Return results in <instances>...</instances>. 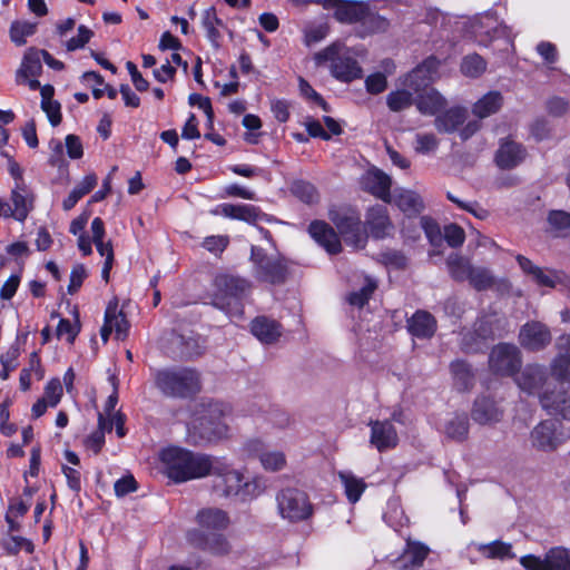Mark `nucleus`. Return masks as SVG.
I'll return each mask as SVG.
<instances>
[{"instance_id":"nucleus-64","label":"nucleus","mask_w":570,"mask_h":570,"mask_svg":"<svg viewBox=\"0 0 570 570\" xmlns=\"http://www.w3.org/2000/svg\"><path fill=\"white\" fill-rule=\"evenodd\" d=\"M61 396L62 386L60 381L58 379H53L50 382H48V384L45 387L43 395V397H46V402H48V404L53 407L59 403Z\"/></svg>"},{"instance_id":"nucleus-52","label":"nucleus","mask_w":570,"mask_h":570,"mask_svg":"<svg viewBox=\"0 0 570 570\" xmlns=\"http://www.w3.org/2000/svg\"><path fill=\"white\" fill-rule=\"evenodd\" d=\"M375 289L376 283L367 278L366 283L364 284V286H362V288L352 292L348 295L347 301L353 306L363 307L368 302L370 297L372 296Z\"/></svg>"},{"instance_id":"nucleus-12","label":"nucleus","mask_w":570,"mask_h":570,"mask_svg":"<svg viewBox=\"0 0 570 570\" xmlns=\"http://www.w3.org/2000/svg\"><path fill=\"white\" fill-rule=\"evenodd\" d=\"M518 341L524 350L539 352L551 343L552 335L546 324L538 321H530L521 326Z\"/></svg>"},{"instance_id":"nucleus-23","label":"nucleus","mask_w":570,"mask_h":570,"mask_svg":"<svg viewBox=\"0 0 570 570\" xmlns=\"http://www.w3.org/2000/svg\"><path fill=\"white\" fill-rule=\"evenodd\" d=\"M389 28L390 21L373 10L371 4L367 2L364 9V13H362L360 23L356 27L357 37L366 38L375 33H383L387 31Z\"/></svg>"},{"instance_id":"nucleus-13","label":"nucleus","mask_w":570,"mask_h":570,"mask_svg":"<svg viewBox=\"0 0 570 570\" xmlns=\"http://www.w3.org/2000/svg\"><path fill=\"white\" fill-rule=\"evenodd\" d=\"M188 542L203 551L214 556H225L230 551V544L224 534L219 532H204L203 530H190L187 533Z\"/></svg>"},{"instance_id":"nucleus-14","label":"nucleus","mask_w":570,"mask_h":570,"mask_svg":"<svg viewBox=\"0 0 570 570\" xmlns=\"http://www.w3.org/2000/svg\"><path fill=\"white\" fill-rule=\"evenodd\" d=\"M514 383L524 393L534 395L548 381V372L543 365L528 364L514 375Z\"/></svg>"},{"instance_id":"nucleus-32","label":"nucleus","mask_w":570,"mask_h":570,"mask_svg":"<svg viewBox=\"0 0 570 570\" xmlns=\"http://www.w3.org/2000/svg\"><path fill=\"white\" fill-rule=\"evenodd\" d=\"M252 333L265 344L275 343L282 335L281 324L266 316H257L250 324Z\"/></svg>"},{"instance_id":"nucleus-54","label":"nucleus","mask_w":570,"mask_h":570,"mask_svg":"<svg viewBox=\"0 0 570 570\" xmlns=\"http://www.w3.org/2000/svg\"><path fill=\"white\" fill-rule=\"evenodd\" d=\"M259 461L265 470L273 472L282 470L286 464V458L279 451L263 452L259 454Z\"/></svg>"},{"instance_id":"nucleus-50","label":"nucleus","mask_w":570,"mask_h":570,"mask_svg":"<svg viewBox=\"0 0 570 570\" xmlns=\"http://www.w3.org/2000/svg\"><path fill=\"white\" fill-rule=\"evenodd\" d=\"M1 547L11 556L18 554L21 549H24L28 553H32L35 548L30 540L11 534L1 540Z\"/></svg>"},{"instance_id":"nucleus-34","label":"nucleus","mask_w":570,"mask_h":570,"mask_svg":"<svg viewBox=\"0 0 570 570\" xmlns=\"http://www.w3.org/2000/svg\"><path fill=\"white\" fill-rule=\"evenodd\" d=\"M11 202L14 206L12 209L14 218L19 222H23L32 209L33 204V196L24 183H16V186L11 191Z\"/></svg>"},{"instance_id":"nucleus-2","label":"nucleus","mask_w":570,"mask_h":570,"mask_svg":"<svg viewBox=\"0 0 570 570\" xmlns=\"http://www.w3.org/2000/svg\"><path fill=\"white\" fill-rule=\"evenodd\" d=\"M226 406L220 402L200 403L188 425V438L194 445H206L227 435L224 421Z\"/></svg>"},{"instance_id":"nucleus-62","label":"nucleus","mask_w":570,"mask_h":570,"mask_svg":"<svg viewBox=\"0 0 570 570\" xmlns=\"http://www.w3.org/2000/svg\"><path fill=\"white\" fill-rule=\"evenodd\" d=\"M80 332L79 324H72L68 318H61L57 326V336H66L68 343H73L78 333Z\"/></svg>"},{"instance_id":"nucleus-60","label":"nucleus","mask_w":570,"mask_h":570,"mask_svg":"<svg viewBox=\"0 0 570 570\" xmlns=\"http://www.w3.org/2000/svg\"><path fill=\"white\" fill-rule=\"evenodd\" d=\"M444 239L449 246L453 248L460 247L465 239L464 229L456 224H450L444 227Z\"/></svg>"},{"instance_id":"nucleus-16","label":"nucleus","mask_w":570,"mask_h":570,"mask_svg":"<svg viewBox=\"0 0 570 570\" xmlns=\"http://www.w3.org/2000/svg\"><path fill=\"white\" fill-rule=\"evenodd\" d=\"M429 553L428 546L407 538L401 557L394 561V567L397 570H416L423 566Z\"/></svg>"},{"instance_id":"nucleus-25","label":"nucleus","mask_w":570,"mask_h":570,"mask_svg":"<svg viewBox=\"0 0 570 570\" xmlns=\"http://www.w3.org/2000/svg\"><path fill=\"white\" fill-rule=\"evenodd\" d=\"M311 236L330 254H338L342 250L341 240L328 224L315 220L308 227Z\"/></svg>"},{"instance_id":"nucleus-47","label":"nucleus","mask_w":570,"mask_h":570,"mask_svg":"<svg viewBox=\"0 0 570 570\" xmlns=\"http://www.w3.org/2000/svg\"><path fill=\"white\" fill-rule=\"evenodd\" d=\"M461 72L470 78L480 77L487 69V61L478 53L468 55L462 59Z\"/></svg>"},{"instance_id":"nucleus-58","label":"nucleus","mask_w":570,"mask_h":570,"mask_svg":"<svg viewBox=\"0 0 570 570\" xmlns=\"http://www.w3.org/2000/svg\"><path fill=\"white\" fill-rule=\"evenodd\" d=\"M533 281L546 287H556L561 282V275L554 271H544L541 267L534 271Z\"/></svg>"},{"instance_id":"nucleus-48","label":"nucleus","mask_w":570,"mask_h":570,"mask_svg":"<svg viewBox=\"0 0 570 570\" xmlns=\"http://www.w3.org/2000/svg\"><path fill=\"white\" fill-rule=\"evenodd\" d=\"M111 431L112 423H107L102 414L98 416V429L94 431L85 441L88 449L92 450L96 454L99 453L105 443V430Z\"/></svg>"},{"instance_id":"nucleus-57","label":"nucleus","mask_w":570,"mask_h":570,"mask_svg":"<svg viewBox=\"0 0 570 570\" xmlns=\"http://www.w3.org/2000/svg\"><path fill=\"white\" fill-rule=\"evenodd\" d=\"M439 146V140L434 134H417L415 136V151L419 154H429Z\"/></svg>"},{"instance_id":"nucleus-15","label":"nucleus","mask_w":570,"mask_h":570,"mask_svg":"<svg viewBox=\"0 0 570 570\" xmlns=\"http://www.w3.org/2000/svg\"><path fill=\"white\" fill-rule=\"evenodd\" d=\"M367 2L355 0H324V8L333 11L334 18L346 24H357Z\"/></svg>"},{"instance_id":"nucleus-7","label":"nucleus","mask_w":570,"mask_h":570,"mask_svg":"<svg viewBox=\"0 0 570 570\" xmlns=\"http://www.w3.org/2000/svg\"><path fill=\"white\" fill-rule=\"evenodd\" d=\"M330 219L347 245L354 248H364L368 236L356 210L352 208L331 209Z\"/></svg>"},{"instance_id":"nucleus-6","label":"nucleus","mask_w":570,"mask_h":570,"mask_svg":"<svg viewBox=\"0 0 570 570\" xmlns=\"http://www.w3.org/2000/svg\"><path fill=\"white\" fill-rule=\"evenodd\" d=\"M249 261L257 282L276 286L285 284L289 277L288 261L279 254L269 255L262 247L253 245Z\"/></svg>"},{"instance_id":"nucleus-53","label":"nucleus","mask_w":570,"mask_h":570,"mask_svg":"<svg viewBox=\"0 0 570 570\" xmlns=\"http://www.w3.org/2000/svg\"><path fill=\"white\" fill-rule=\"evenodd\" d=\"M292 194L306 204H312L317 199L315 187L307 181L297 180L291 187Z\"/></svg>"},{"instance_id":"nucleus-56","label":"nucleus","mask_w":570,"mask_h":570,"mask_svg":"<svg viewBox=\"0 0 570 570\" xmlns=\"http://www.w3.org/2000/svg\"><path fill=\"white\" fill-rule=\"evenodd\" d=\"M480 338L481 337H479L478 333L473 328L464 332L460 343L461 350L464 353H478L482 351L485 343L480 342Z\"/></svg>"},{"instance_id":"nucleus-18","label":"nucleus","mask_w":570,"mask_h":570,"mask_svg":"<svg viewBox=\"0 0 570 570\" xmlns=\"http://www.w3.org/2000/svg\"><path fill=\"white\" fill-rule=\"evenodd\" d=\"M471 29L475 37L481 38V41H491L507 36V27L499 21L493 12L476 16L471 23Z\"/></svg>"},{"instance_id":"nucleus-5","label":"nucleus","mask_w":570,"mask_h":570,"mask_svg":"<svg viewBox=\"0 0 570 570\" xmlns=\"http://www.w3.org/2000/svg\"><path fill=\"white\" fill-rule=\"evenodd\" d=\"M314 60L318 66L330 62L331 75L343 82H351L363 76V69L355 59L354 50L340 41L316 52Z\"/></svg>"},{"instance_id":"nucleus-26","label":"nucleus","mask_w":570,"mask_h":570,"mask_svg":"<svg viewBox=\"0 0 570 570\" xmlns=\"http://www.w3.org/2000/svg\"><path fill=\"white\" fill-rule=\"evenodd\" d=\"M532 445L544 452L554 451L559 445V439L556 434V424L552 421L540 422L531 431Z\"/></svg>"},{"instance_id":"nucleus-55","label":"nucleus","mask_w":570,"mask_h":570,"mask_svg":"<svg viewBox=\"0 0 570 570\" xmlns=\"http://www.w3.org/2000/svg\"><path fill=\"white\" fill-rule=\"evenodd\" d=\"M552 376L560 382H570V358L558 354L551 364Z\"/></svg>"},{"instance_id":"nucleus-42","label":"nucleus","mask_w":570,"mask_h":570,"mask_svg":"<svg viewBox=\"0 0 570 570\" xmlns=\"http://www.w3.org/2000/svg\"><path fill=\"white\" fill-rule=\"evenodd\" d=\"M547 219L550 232L556 236L564 237L570 234V213L564 210H550Z\"/></svg>"},{"instance_id":"nucleus-61","label":"nucleus","mask_w":570,"mask_h":570,"mask_svg":"<svg viewBox=\"0 0 570 570\" xmlns=\"http://www.w3.org/2000/svg\"><path fill=\"white\" fill-rule=\"evenodd\" d=\"M387 87L386 76L382 72H375L366 77L365 88L371 95H379Z\"/></svg>"},{"instance_id":"nucleus-59","label":"nucleus","mask_w":570,"mask_h":570,"mask_svg":"<svg viewBox=\"0 0 570 570\" xmlns=\"http://www.w3.org/2000/svg\"><path fill=\"white\" fill-rule=\"evenodd\" d=\"M493 325L494 321L490 317H482L474 323L473 330L478 333L479 337H481L480 342L487 344L489 340L494 338L495 331Z\"/></svg>"},{"instance_id":"nucleus-27","label":"nucleus","mask_w":570,"mask_h":570,"mask_svg":"<svg viewBox=\"0 0 570 570\" xmlns=\"http://www.w3.org/2000/svg\"><path fill=\"white\" fill-rule=\"evenodd\" d=\"M392 180L389 175L380 169H372L363 177V186L375 197L390 203Z\"/></svg>"},{"instance_id":"nucleus-19","label":"nucleus","mask_w":570,"mask_h":570,"mask_svg":"<svg viewBox=\"0 0 570 570\" xmlns=\"http://www.w3.org/2000/svg\"><path fill=\"white\" fill-rule=\"evenodd\" d=\"M214 214L223 215L227 218L243 220L248 224H256L257 222L267 220V215L264 214L258 207L249 204H222L215 210Z\"/></svg>"},{"instance_id":"nucleus-33","label":"nucleus","mask_w":570,"mask_h":570,"mask_svg":"<svg viewBox=\"0 0 570 570\" xmlns=\"http://www.w3.org/2000/svg\"><path fill=\"white\" fill-rule=\"evenodd\" d=\"M41 71V50L29 48L23 56L20 68L17 70L16 80L18 83H24L29 78L38 77Z\"/></svg>"},{"instance_id":"nucleus-46","label":"nucleus","mask_w":570,"mask_h":570,"mask_svg":"<svg viewBox=\"0 0 570 570\" xmlns=\"http://www.w3.org/2000/svg\"><path fill=\"white\" fill-rule=\"evenodd\" d=\"M445 434L448 438L462 442L469 434V420L465 414L455 415L445 425Z\"/></svg>"},{"instance_id":"nucleus-37","label":"nucleus","mask_w":570,"mask_h":570,"mask_svg":"<svg viewBox=\"0 0 570 570\" xmlns=\"http://www.w3.org/2000/svg\"><path fill=\"white\" fill-rule=\"evenodd\" d=\"M503 105V96L500 91L493 90L481 97L473 106L472 112L479 119H484L497 114Z\"/></svg>"},{"instance_id":"nucleus-22","label":"nucleus","mask_w":570,"mask_h":570,"mask_svg":"<svg viewBox=\"0 0 570 570\" xmlns=\"http://www.w3.org/2000/svg\"><path fill=\"white\" fill-rule=\"evenodd\" d=\"M540 404L549 415L570 421V395L567 391H551L540 394Z\"/></svg>"},{"instance_id":"nucleus-63","label":"nucleus","mask_w":570,"mask_h":570,"mask_svg":"<svg viewBox=\"0 0 570 570\" xmlns=\"http://www.w3.org/2000/svg\"><path fill=\"white\" fill-rule=\"evenodd\" d=\"M92 35L94 32L89 28L83 24L79 26L78 35L67 41V50L73 51L76 49L82 48L90 40Z\"/></svg>"},{"instance_id":"nucleus-44","label":"nucleus","mask_w":570,"mask_h":570,"mask_svg":"<svg viewBox=\"0 0 570 570\" xmlns=\"http://www.w3.org/2000/svg\"><path fill=\"white\" fill-rule=\"evenodd\" d=\"M203 28L206 31V36L208 40L214 45L218 46V40L220 39V32L217 29L218 26H223L222 19L217 17L216 9L210 7L206 9L203 13L202 18Z\"/></svg>"},{"instance_id":"nucleus-49","label":"nucleus","mask_w":570,"mask_h":570,"mask_svg":"<svg viewBox=\"0 0 570 570\" xmlns=\"http://www.w3.org/2000/svg\"><path fill=\"white\" fill-rule=\"evenodd\" d=\"M37 23L29 21H13L10 27V38L17 46H23L26 38L36 32Z\"/></svg>"},{"instance_id":"nucleus-1","label":"nucleus","mask_w":570,"mask_h":570,"mask_svg":"<svg viewBox=\"0 0 570 570\" xmlns=\"http://www.w3.org/2000/svg\"><path fill=\"white\" fill-rule=\"evenodd\" d=\"M160 460L165 466V473L175 482H185L210 475V470L222 472V465L216 456L194 453L178 446L163 450Z\"/></svg>"},{"instance_id":"nucleus-35","label":"nucleus","mask_w":570,"mask_h":570,"mask_svg":"<svg viewBox=\"0 0 570 570\" xmlns=\"http://www.w3.org/2000/svg\"><path fill=\"white\" fill-rule=\"evenodd\" d=\"M217 461L220 463L222 472H216L214 469L210 470V474L218 475L223 478L224 482V495H239L242 494L244 478L239 471L230 469V466L225 462L224 459L217 458Z\"/></svg>"},{"instance_id":"nucleus-41","label":"nucleus","mask_w":570,"mask_h":570,"mask_svg":"<svg viewBox=\"0 0 570 570\" xmlns=\"http://www.w3.org/2000/svg\"><path fill=\"white\" fill-rule=\"evenodd\" d=\"M479 552H481L488 559H514L515 554L512 551V546L510 543L495 540L490 543L480 544L478 547Z\"/></svg>"},{"instance_id":"nucleus-28","label":"nucleus","mask_w":570,"mask_h":570,"mask_svg":"<svg viewBox=\"0 0 570 570\" xmlns=\"http://www.w3.org/2000/svg\"><path fill=\"white\" fill-rule=\"evenodd\" d=\"M366 225L374 238H384L393 229V225L385 206L376 205L366 213Z\"/></svg>"},{"instance_id":"nucleus-17","label":"nucleus","mask_w":570,"mask_h":570,"mask_svg":"<svg viewBox=\"0 0 570 570\" xmlns=\"http://www.w3.org/2000/svg\"><path fill=\"white\" fill-rule=\"evenodd\" d=\"M370 443L379 452L394 449L399 443V435L394 425L387 421H371Z\"/></svg>"},{"instance_id":"nucleus-8","label":"nucleus","mask_w":570,"mask_h":570,"mask_svg":"<svg viewBox=\"0 0 570 570\" xmlns=\"http://www.w3.org/2000/svg\"><path fill=\"white\" fill-rule=\"evenodd\" d=\"M278 512L291 522L307 520L313 514L308 495L296 488H286L276 495Z\"/></svg>"},{"instance_id":"nucleus-24","label":"nucleus","mask_w":570,"mask_h":570,"mask_svg":"<svg viewBox=\"0 0 570 570\" xmlns=\"http://www.w3.org/2000/svg\"><path fill=\"white\" fill-rule=\"evenodd\" d=\"M414 105L420 114L436 116L446 107L448 100L435 88H426L415 94Z\"/></svg>"},{"instance_id":"nucleus-29","label":"nucleus","mask_w":570,"mask_h":570,"mask_svg":"<svg viewBox=\"0 0 570 570\" xmlns=\"http://www.w3.org/2000/svg\"><path fill=\"white\" fill-rule=\"evenodd\" d=\"M525 149L521 144L505 140L500 144L495 154V163L501 169H511L525 158Z\"/></svg>"},{"instance_id":"nucleus-9","label":"nucleus","mask_w":570,"mask_h":570,"mask_svg":"<svg viewBox=\"0 0 570 570\" xmlns=\"http://www.w3.org/2000/svg\"><path fill=\"white\" fill-rule=\"evenodd\" d=\"M488 364L493 374L514 377L522 366V353L513 343H499L492 347Z\"/></svg>"},{"instance_id":"nucleus-45","label":"nucleus","mask_w":570,"mask_h":570,"mask_svg":"<svg viewBox=\"0 0 570 570\" xmlns=\"http://www.w3.org/2000/svg\"><path fill=\"white\" fill-rule=\"evenodd\" d=\"M446 264L451 276L459 282L469 279L473 265L462 256L452 254L448 257Z\"/></svg>"},{"instance_id":"nucleus-36","label":"nucleus","mask_w":570,"mask_h":570,"mask_svg":"<svg viewBox=\"0 0 570 570\" xmlns=\"http://www.w3.org/2000/svg\"><path fill=\"white\" fill-rule=\"evenodd\" d=\"M454 387L460 392L470 391L475 383V375L471 365L463 360H455L450 364Z\"/></svg>"},{"instance_id":"nucleus-38","label":"nucleus","mask_w":570,"mask_h":570,"mask_svg":"<svg viewBox=\"0 0 570 570\" xmlns=\"http://www.w3.org/2000/svg\"><path fill=\"white\" fill-rule=\"evenodd\" d=\"M395 204L407 216H416L424 209L421 196L412 190H404L395 197Z\"/></svg>"},{"instance_id":"nucleus-31","label":"nucleus","mask_w":570,"mask_h":570,"mask_svg":"<svg viewBox=\"0 0 570 570\" xmlns=\"http://www.w3.org/2000/svg\"><path fill=\"white\" fill-rule=\"evenodd\" d=\"M407 331L417 338H431L436 331V321L426 311H416L406 322Z\"/></svg>"},{"instance_id":"nucleus-40","label":"nucleus","mask_w":570,"mask_h":570,"mask_svg":"<svg viewBox=\"0 0 570 570\" xmlns=\"http://www.w3.org/2000/svg\"><path fill=\"white\" fill-rule=\"evenodd\" d=\"M97 185L96 175H87L68 195L63 200L62 207L65 210H70L75 205Z\"/></svg>"},{"instance_id":"nucleus-30","label":"nucleus","mask_w":570,"mask_h":570,"mask_svg":"<svg viewBox=\"0 0 570 570\" xmlns=\"http://www.w3.org/2000/svg\"><path fill=\"white\" fill-rule=\"evenodd\" d=\"M196 521L204 532H218L229 524L227 513L217 508H205L198 511Z\"/></svg>"},{"instance_id":"nucleus-21","label":"nucleus","mask_w":570,"mask_h":570,"mask_svg":"<svg viewBox=\"0 0 570 570\" xmlns=\"http://www.w3.org/2000/svg\"><path fill=\"white\" fill-rule=\"evenodd\" d=\"M468 109L462 106H453L440 111L434 119V127L440 134H453L466 122Z\"/></svg>"},{"instance_id":"nucleus-11","label":"nucleus","mask_w":570,"mask_h":570,"mask_svg":"<svg viewBox=\"0 0 570 570\" xmlns=\"http://www.w3.org/2000/svg\"><path fill=\"white\" fill-rule=\"evenodd\" d=\"M440 65L441 62L436 57H428L404 77L402 85L414 94L431 88L430 85L439 78Z\"/></svg>"},{"instance_id":"nucleus-10","label":"nucleus","mask_w":570,"mask_h":570,"mask_svg":"<svg viewBox=\"0 0 570 570\" xmlns=\"http://www.w3.org/2000/svg\"><path fill=\"white\" fill-rule=\"evenodd\" d=\"M520 564L527 570H570V552L563 547H554L543 559L534 554L521 557Z\"/></svg>"},{"instance_id":"nucleus-20","label":"nucleus","mask_w":570,"mask_h":570,"mask_svg":"<svg viewBox=\"0 0 570 570\" xmlns=\"http://www.w3.org/2000/svg\"><path fill=\"white\" fill-rule=\"evenodd\" d=\"M471 416L474 422L481 425H491L500 422L503 417V410L489 396H479L473 403Z\"/></svg>"},{"instance_id":"nucleus-3","label":"nucleus","mask_w":570,"mask_h":570,"mask_svg":"<svg viewBox=\"0 0 570 570\" xmlns=\"http://www.w3.org/2000/svg\"><path fill=\"white\" fill-rule=\"evenodd\" d=\"M212 305L225 312L229 317L242 318V299L250 292L252 283L240 276L220 274L214 279Z\"/></svg>"},{"instance_id":"nucleus-51","label":"nucleus","mask_w":570,"mask_h":570,"mask_svg":"<svg viewBox=\"0 0 570 570\" xmlns=\"http://www.w3.org/2000/svg\"><path fill=\"white\" fill-rule=\"evenodd\" d=\"M468 281L476 291L488 289L494 283V279L489 269L476 266H473Z\"/></svg>"},{"instance_id":"nucleus-43","label":"nucleus","mask_w":570,"mask_h":570,"mask_svg":"<svg viewBox=\"0 0 570 570\" xmlns=\"http://www.w3.org/2000/svg\"><path fill=\"white\" fill-rule=\"evenodd\" d=\"M340 479L344 485L348 501L351 503L357 502L366 488L365 482L350 472H340Z\"/></svg>"},{"instance_id":"nucleus-39","label":"nucleus","mask_w":570,"mask_h":570,"mask_svg":"<svg viewBox=\"0 0 570 570\" xmlns=\"http://www.w3.org/2000/svg\"><path fill=\"white\" fill-rule=\"evenodd\" d=\"M414 95L415 94L406 87L393 90L386 96V105L392 112H401L414 105Z\"/></svg>"},{"instance_id":"nucleus-4","label":"nucleus","mask_w":570,"mask_h":570,"mask_svg":"<svg viewBox=\"0 0 570 570\" xmlns=\"http://www.w3.org/2000/svg\"><path fill=\"white\" fill-rule=\"evenodd\" d=\"M155 387L166 397L187 399L202 389L200 375L191 367H170L154 374Z\"/></svg>"}]
</instances>
